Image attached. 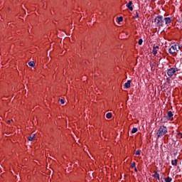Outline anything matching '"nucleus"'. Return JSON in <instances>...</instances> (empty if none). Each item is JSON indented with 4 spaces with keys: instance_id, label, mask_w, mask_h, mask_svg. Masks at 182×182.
I'll return each mask as SVG.
<instances>
[{
    "instance_id": "4be33fe9",
    "label": "nucleus",
    "mask_w": 182,
    "mask_h": 182,
    "mask_svg": "<svg viewBox=\"0 0 182 182\" xmlns=\"http://www.w3.org/2000/svg\"><path fill=\"white\" fill-rule=\"evenodd\" d=\"M60 102L61 105H65V100L61 99V100H60Z\"/></svg>"
},
{
    "instance_id": "412c9836",
    "label": "nucleus",
    "mask_w": 182,
    "mask_h": 182,
    "mask_svg": "<svg viewBox=\"0 0 182 182\" xmlns=\"http://www.w3.org/2000/svg\"><path fill=\"white\" fill-rule=\"evenodd\" d=\"M140 153H141V151L140 150H137L135 153L136 156H140Z\"/></svg>"
},
{
    "instance_id": "f8f14e48",
    "label": "nucleus",
    "mask_w": 182,
    "mask_h": 182,
    "mask_svg": "<svg viewBox=\"0 0 182 182\" xmlns=\"http://www.w3.org/2000/svg\"><path fill=\"white\" fill-rule=\"evenodd\" d=\"M164 181L165 182H171V181H173V178H170V176H168L166 178H164Z\"/></svg>"
},
{
    "instance_id": "0eeeda50",
    "label": "nucleus",
    "mask_w": 182,
    "mask_h": 182,
    "mask_svg": "<svg viewBox=\"0 0 182 182\" xmlns=\"http://www.w3.org/2000/svg\"><path fill=\"white\" fill-rule=\"evenodd\" d=\"M35 136H36L35 133H32L29 136H28V140H29V141L36 140V138L35 137Z\"/></svg>"
},
{
    "instance_id": "f03ea898",
    "label": "nucleus",
    "mask_w": 182,
    "mask_h": 182,
    "mask_svg": "<svg viewBox=\"0 0 182 182\" xmlns=\"http://www.w3.org/2000/svg\"><path fill=\"white\" fill-rule=\"evenodd\" d=\"M180 50V47L177 44H174L171 46V48L168 50V53L170 55H177V53Z\"/></svg>"
},
{
    "instance_id": "393cba45",
    "label": "nucleus",
    "mask_w": 182,
    "mask_h": 182,
    "mask_svg": "<svg viewBox=\"0 0 182 182\" xmlns=\"http://www.w3.org/2000/svg\"><path fill=\"white\" fill-rule=\"evenodd\" d=\"M8 123H11V121H8Z\"/></svg>"
},
{
    "instance_id": "f257e3e1",
    "label": "nucleus",
    "mask_w": 182,
    "mask_h": 182,
    "mask_svg": "<svg viewBox=\"0 0 182 182\" xmlns=\"http://www.w3.org/2000/svg\"><path fill=\"white\" fill-rule=\"evenodd\" d=\"M167 127L163 125L161 126L156 133L158 137H163L164 134H167Z\"/></svg>"
},
{
    "instance_id": "39448f33",
    "label": "nucleus",
    "mask_w": 182,
    "mask_h": 182,
    "mask_svg": "<svg viewBox=\"0 0 182 182\" xmlns=\"http://www.w3.org/2000/svg\"><path fill=\"white\" fill-rule=\"evenodd\" d=\"M164 22L165 25H170V23H171V18L165 17L164 18Z\"/></svg>"
},
{
    "instance_id": "b1692460",
    "label": "nucleus",
    "mask_w": 182,
    "mask_h": 182,
    "mask_svg": "<svg viewBox=\"0 0 182 182\" xmlns=\"http://www.w3.org/2000/svg\"><path fill=\"white\" fill-rule=\"evenodd\" d=\"M134 171H136L137 173V168H134Z\"/></svg>"
},
{
    "instance_id": "f3484780",
    "label": "nucleus",
    "mask_w": 182,
    "mask_h": 182,
    "mask_svg": "<svg viewBox=\"0 0 182 182\" xmlns=\"http://www.w3.org/2000/svg\"><path fill=\"white\" fill-rule=\"evenodd\" d=\"M132 134H134V133H137V128L134 127L132 130Z\"/></svg>"
},
{
    "instance_id": "9d476101",
    "label": "nucleus",
    "mask_w": 182,
    "mask_h": 182,
    "mask_svg": "<svg viewBox=\"0 0 182 182\" xmlns=\"http://www.w3.org/2000/svg\"><path fill=\"white\" fill-rule=\"evenodd\" d=\"M133 2L132 1H129V3L127 4V6L129 8V11H133Z\"/></svg>"
},
{
    "instance_id": "dca6fc26",
    "label": "nucleus",
    "mask_w": 182,
    "mask_h": 182,
    "mask_svg": "<svg viewBox=\"0 0 182 182\" xmlns=\"http://www.w3.org/2000/svg\"><path fill=\"white\" fill-rule=\"evenodd\" d=\"M28 66H31V68H33L35 66V62L31 61L28 63Z\"/></svg>"
},
{
    "instance_id": "20e7f679",
    "label": "nucleus",
    "mask_w": 182,
    "mask_h": 182,
    "mask_svg": "<svg viewBox=\"0 0 182 182\" xmlns=\"http://www.w3.org/2000/svg\"><path fill=\"white\" fill-rule=\"evenodd\" d=\"M178 70H180V69H178L177 68H171L168 69L167 75H168V76H169V77H173V76H174V75H176V73H177V72H178Z\"/></svg>"
},
{
    "instance_id": "9b49d317",
    "label": "nucleus",
    "mask_w": 182,
    "mask_h": 182,
    "mask_svg": "<svg viewBox=\"0 0 182 182\" xmlns=\"http://www.w3.org/2000/svg\"><path fill=\"white\" fill-rule=\"evenodd\" d=\"M152 177H154V178H157V180L160 181V174H159L157 171L154 172V174L152 176Z\"/></svg>"
},
{
    "instance_id": "a211bd4d",
    "label": "nucleus",
    "mask_w": 182,
    "mask_h": 182,
    "mask_svg": "<svg viewBox=\"0 0 182 182\" xmlns=\"http://www.w3.org/2000/svg\"><path fill=\"white\" fill-rule=\"evenodd\" d=\"M177 138L178 139H182V134L181 132H178V134H177Z\"/></svg>"
},
{
    "instance_id": "5701e85b",
    "label": "nucleus",
    "mask_w": 182,
    "mask_h": 182,
    "mask_svg": "<svg viewBox=\"0 0 182 182\" xmlns=\"http://www.w3.org/2000/svg\"><path fill=\"white\" fill-rule=\"evenodd\" d=\"M139 18V13L136 12V16H135V18Z\"/></svg>"
},
{
    "instance_id": "1a4fd4ad",
    "label": "nucleus",
    "mask_w": 182,
    "mask_h": 182,
    "mask_svg": "<svg viewBox=\"0 0 182 182\" xmlns=\"http://www.w3.org/2000/svg\"><path fill=\"white\" fill-rule=\"evenodd\" d=\"M132 80H128L125 84H124V88L125 89H130Z\"/></svg>"
},
{
    "instance_id": "ddd939ff",
    "label": "nucleus",
    "mask_w": 182,
    "mask_h": 182,
    "mask_svg": "<svg viewBox=\"0 0 182 182\" xmlns=\"http://www.w3.org/2000/svg\"><path fill=\"white\" fill-rule=\"evenodd\" d=\"M177 163H178V159H175V160H172L171 161L172 166H177Z\"/></svg>"
},
{
    "instance_id": "7ed1b4c3",
    "label": "nucleus",
    "mask_w": 182,
    "mask_h": 182,
    "mask_svg": "<svg viewBox=\"0 0 182 182\" xmlns=\"http://www.w3.org/2000/svg\"><path fill=\"white\" fill-rule=\"evenodd\" d=\"M154 22L156 23L157 26H164V18L161 16H156Z\"/></svg>"
},
{
    "instance_id": "423d86ee",
    "label": "nucleus",
    "mask_w": 182,
    "mask_h": 182,
    "mask_svg": "<svg viewBox=\"0 0 182 182\" xmlns=\"http://www.w3.org/2000/svg\"><path fill=\"white\" fill-rule=\"evenodd\" d=\"M173 112L171 111H168V115H167V119L168 120H170L171 122H172V120H173Z\"/></svg>"
},
{
    "instance_id": "2eb2a0df",
    "label": "nucleus",
    "mask_w": 182,
    "mask_h": 182,
    "mask_svg": "<svg viewBox=\"0 0 182 182\" xmlns=\"http://www.w3.org/2000/svg\"><path fill=\"white\" fill-rule=\"evenodd\" d=\"M112 112H108L107 114H106V117L107 119H112Z\"/></svg>"
},
{
    "instance_id": "6ab92c4d",
    "label": "nucleus",
    "mask_w": 182,
    "mask_h": 182,
    "mask_svg": "<svg viewBox=\"0 0 182 182\" xmlns=\"http://www.w3.org/2000/svg\"><path fill=\"white\" fill-rule=\"evenodd\" d=\"M136 168V162H133L132 164H131V168Z\"/></svg>"
},
{
    "instance_id": "6e6552de",
    "label": "nucleus",
    "mask_w": 182,
    "mask_h": 182,
    "mask_svg": "<svg viewBox=\"0 0 182 182\" xmlns=\"http://www.w3.org/2000/svg\"><path fill=\"white\" fill-rule=\"evenodd\" d=\"M159 48V46H156V45L154 46L152 53H153V55H154V56H156V55L157 53V50Z\"/></svg>"
},
{
    "instance_id": "aec40b11",
    "label": "nucleus",
    "mask_w": 182,
    "mask_h": 182,
    "mask_svg": "<svg viewBox=\"0 0 182 182\" xmlns=\"http://www.w3.org/2000/svg\"><path fill=\"white\" fill-rule=\"evenodd\" d=\"M138 44L139 45H142L143 44V39H139V41H138Z\"/></svg>"
},
{
    "instance_id": "4468645a",
    "label": "nucleus",
    "mask_w": 182,
    "mask_h": 182,
    "mask_svg": "<svg viewBox=\"0 0 182 182\" xmlns=\"http://www.w3.org/2000/svg\"><path fill=\"white\" fill-rule=\"evenodd\" d=\"M120 22H123V17L122 16L117 17V23H120Z\"/></svg>"
}]
</instances>
